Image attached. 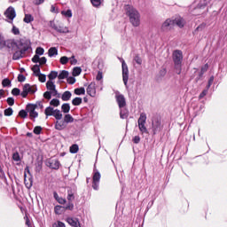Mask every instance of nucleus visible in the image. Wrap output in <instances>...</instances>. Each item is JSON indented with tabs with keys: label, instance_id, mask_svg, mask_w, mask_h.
Listing matches in <instances>:
<instances>
[{
	"label": "nucleus",
	"instance_id": "nucleus-1",
	"mask_svg": "<svg viewBox=\"0 0 227 227\" xmlns=\"http://www.w3.org/2000/svg\"><path fill=\"white\" fill-rule=\"evenodd\" d=\"M126 15L129 17V23L133 27H139L141 26V14L138 10L128 5L126 6Z\"/></svg>",
	"mask_w": 227,
	"mask_h": 227
},
{
	"label": "nucleus",
	"instance_id": "nucleus-2",
	"mask_svg": "<svg viewBox=\"0 0 227 227\" xmlns=\"http://www.w3.org/2000/svg\"><path fill=\"white\" fill-rule=\"evenodd\" d=\"M4 47H8V49H12V51H22L20 48V43H15L13 40H5L3 35H0V49H4Z\"/></svg>",
	"mask_w": 227,
	"mask_h": 227
},
{
	"label": "nucleus",
	"instance_id": "nucleus-3",
	"mask_svg": "<svg viewBox=\"0 0 227 227\" xmlns=\"http://www.w3.org/2000/svg\"><path fill=\"white\" fill-rule=\"evenodd\" d=\"M50 27H52L57 33H61L62 35H67L70 33V28L63 24L61 21H50Z\"/></svg>",
	"mask_w": 227,
	"mask_h": 227
},
{
	"label": "nucleus",
	"instance_id": "nucleus-4",
	"mask_svg": "<svg viewBox=\"0 0 227 227\" xmlns=\"http://www.w3.org/2000/svg\"><path fill=\"white\" fill-rule=\"evenodd\" d=\"M24 182L27 189H31V187H33V176H31L28 167L25 168Z\"/></svg>",
	"mask_w": 227,
	"mask_h": 227
},
{
	"label": "nucleus",
	"instance_id": "nucleus-5",
	"mask_svg": "<svg viewBox=\"0 0 227 227\" xmlns=\"http://www.w3.org/2000/svg\"><path fill=\"white\" fill-rule=\"evenodd\" d=\"M37 105L28 104L27 106L26 111L29 114L31 120H35V118H38V112H36Z\"/></svg>",
	"mask_w": 227,
	"mask_h": 227
},
{
	"label": "nucleus",
	"instance_id": "nucleus-6",
	"mask_svg": "<svg viewBox=\"0 0 227 227\" xmlns=\"http://www.w3.org/2000/svg\"><path fill=\"white\" fill-rule=\"evenodd\" d=\"M36 92V87L35 86H31L27 83H26L23 86V90L21 92V97H23V98H26V97H27L28 93H35Z\"/></svg>",
	"mask_w": 227,
	"mask_h": 227
},
{
	"label": "nucleus",
	"instance_id": "nucleus-7",
	"mask_svg": "<svg viewBox=\"0 0 227 227\" xmlns=\"http://www.w3.org/2000/svg\"><path fill=\"white\" fill-rule=\"evenodd\" d=\"M173 26V19L168 18L161 24L160 29L163 31V33H168L170 29H172Z\"/></svg>",
	"mask_w": 227,
	"mask_h": 227
},
{
	"label": "nucleus",
	"instance_id": "nucleus-8",
	"mask_svg": "<svg viewBox=\"0 0 227 227\" xmlns=\"http://www.w3.org/2000/svg\"><path fill=\"white\" fill-rule=\"evenodd\" d=\"M4 15L11 22H13V19H15L17 17V12H15V8L11 6V7L6 9V11L4 12Z\"/></svg>",
	"mask_w": 227,
	"mask_h": 227
},
{
	"label": "nucleus",
	"instance_id": "nucleus-9",
	"mask_svg": "<svg viewBox=\"0 0 227 227\" xmlns=\"http://www.w3.org/2000/svg\"><path fill=\"white\" fill-rule=\"evenodd\" d=\"M121 67L123 82L125 86H127V82H129V67L127 66V63H125V60H122Z\"/></svg>",
	"mask_w": 227,
	"mask_h": 227
},
{
	"label": "nucleus",
	"instance_id": "nucleus-10",
	"mask_svg": "<svg viewBox=\"0 0 227 227\" xmlns=\"http://www.w3.org/2000/svg\"><path fill=\"white\" fill-rule=\"evenodd\" d=\"M146 123V115L145 114H142L138 119V127L139 130L142 131V133L147 132L146 126H145Z\"/></svg>",
	"mask_w": 227,
	"mask_h": 227
},
{
	"label": "nucleus",
	"instance_id": "nucleus-11",
	"mask_svg": "<svg viewBox=\"0 0 227 227\" xmlns=\"http://www.w3.org/2000/svg\"><path fill=\"white\" fill-rule=\"evenodd\" d=\"M66 223H67V224H69V226H72V227H82L81 225V222L79 221V218L67 217L66 219Z\"/></svg>",
	"mask_w": 227,
	"mask_h": 227
},
{
	"label": "nucleus",
	"instance_id": "nucleus-12",
	"mask_svg": "<svg viewBox=\"0 0 227 227\" xmlns=\"http://www.w3.org/2000/svg\"><path fill=\"white\" fill-rule=\"evenodd\" d=\"M173 58H174L175 65H176L177 67H180V65H182V59H184V57L182 56V51H174Z\"/></svg>",
	"mask_w": 227,
	"mask_h": 227
},
{
	"label": "nucleus",
	"instance_id": "nucleus-13",
	"mask_svg": "<svg viewBox=\"0 0 227 227\" xmlns=\"http://www.w3.org/2000/svg\"><path fill=\"white\" fill-rule=\"evenodd\" d=\"M46 88L49 91H51L52 97H56V95H58V90H56V84H54V82L49 80L46 82Z\"/></svg>",
	"mask_w": 227,
	"mask_h": 227
},
{
	"label": "nucleus",
	"instance_id": "nucleus-14",
	"mask_svg": "<svg viewBox=\"0 0 227 227\" xmlns=\"http://www.w3.org/2000/svg\"><path fill=\"white\" fill-rule=\"evenodd\" d=\"M87 93L90 97H95L97 95V84L95 82H91L87 87Z\"/></svg>",
	"mask_w": 227,
	"mask_h": 227
},
{
	"label": "nucleus",
	"instance_id": "nucleus-15",
	"mask_svg": "<svg viewBox=\"0 0 227 227\" xmlns=\"http://www.w3.org/2000/svg\"><path fill=\"white\" fill-rule=\"evenodd\" d=\"M115 98L119 107H125L126 101H125V97L123 95L120 93H116Z\"/></svg>",
	"mask_w": 227,
	"mask_h": 227
},
{
	"label": "nucleus",
	"instance_id": "nucleus-16",
	"mask_svg": "<svg viewBox=\"0 0 227 227\" xmlns=\"http://www.w3.org/2000/svg\"><path fill=\"white\" fill-rule=\"evenodd\" d=\"M174 26H177L178 27H184L185 26V20L182 17H176L172 19Z\"/></svg>",
	"mask_w": 227,
	"mask_h": 227
},
{
	"label": "nucleus",
	"instance_id": "nucleus-17",
	"mask_svg": "<svg viewBox=\"0 0 227 227\" xmlns=\"http://www.w3.org/2000/svg\"><path fill=\"white\" fill-rule=\"evenodd\" d=\"M49 168H51V169H59V160H50L48 161Z\"/></svg>",
	"mask_w": 227,
	"mask_h": 227
},
{
	"label": "nucleus",
	"instance_id": "nucleus-18",
	"mask_svg": "<svg viewBox=\"0 0 227 227\" xmlns=\"http://www.w3.org/2000/svg\"><path fill=\"white\" fill-rule=\"evenodd\" d=\"M55 129L56 130H64V129H67V123L65 121H57L55 122Z\"/></svg>",
	"mask_w": 227,
	"mask_h": 227
},
{
	"label": "nucleus",
	"instance_id": "nucleus-19",
	"mask_svg": "<svg viewBox=\"0 0 227 227\" xmlns=\"http://www.w3.org/2000/svg\"><path fill=\"white\" fill-rule=\"evenodd\" d=\"M53 196H54L56 201H58V203H59L60 205H65V203H67V200H65L62 197H59V195H58V193L54 192Z\"/></svg>",
	"mask_w": 227,
	"mask_h": 227
},
{
	"label": "nucleus",
	"instance_id": "nucleus-20",
	"mask_svg": "<svg viewBox=\"0 0 227 227\" xmlns=\"http://www.w3.org/2000/svg\"><path fill=\"white\" fill-rule=\"evenodd\" d=\"M48 55L50 58H52L53 56H58V48L51 47L48 51Z\"/></svg>",
	"mask_w": 227,
	"mask_h": 227
},
{
	"label": "nucleus",
	"instance_id": "nucleus-21",
	"mask_svg": "<svg viewBox=\"0 0 227 227\" xmlns=\"http://www.w3.org/2000/svg\"><path fill=\"white\" fill-rule=\"evenodd\" d=\"M71 98H72V93L70 91H65L61 97L64 102H67V100H70Z\"/></svg>",
	"mask_w": 227,
	"mask_h": 227
},
{
	"label": "nucleus",
	"instance_id": "nucleus-22",
	"mask_svg": "<svg viewBox=\"0 0 227 227\" xmlns=\"http://www.w3.org/2000/svg\"><path fill=\"white\" fill-rule=\"evenodd\" d=\"M33 20H35V18L33 17V15H31V14H25L23 21L26 24H30V22H33Z\"/></svg>",
	"mask_w": 227,
	"mask_h": 227
},
{
	"label": "nucleus",
	"instance_id": "nucleus-23",
	"mask_svg": "<svg viewBox=\"0 0 227 227\" xmlns=\"http://www.w3.org/2000/svg\"><path fill=\"white\" fill-rule=\"evenodd\" d=\"M82 72V69L80 67H76L73 69L72 75L74 77H77L81 75V73Z\"/></svg>",
	"mask_w": 227,
	"mask_h": 227
},
{
	"label": "nucleus",
	"instance_id": "nucleus-24",
	"mask_svg": "<svg viewBox=\"0 0 227 227\" xmlns=\"http://www.w3.org/2000/svg\"><path fill=\"white\" fill-rule=\"evenodd\" d=\"M56 110H54V108L48 106L45 110H44V114H46L47 116H53L54 113Z\"/></svg>",
	"mask_w": 227,
	"mask_h": 227
},
{
	"label": "nucleus",
	"instance_id": "nucleus-25",
	"mask_svg": "<svg viewBox=\"0 0 227 227\" xmlns=\"http://www.w3.org/2000/svg\"><path fill=\"white\" fill-rule=\"evenodd\" d=\"M104 0H90V3L94 8H100Z\"/></svg>",
	"mask_w": 227,
	"mask_h": 227
},
{
	"label": "nucleus",
	"instance_id": "nucleus-26",
	"mask_svg": "<svg viewBox=\"0 0 227 227\" xmlns=\"http://www.w3.org/2000/svg\"><path fill=\"white\" fill-rule=\"evenodd\" d=\"M54 211H55V214H57L58 215H61V214L65 212V207L61 206H56L54 208Z\"/></svg>",
	"mask_w": 227,
	"mask_h": 227
},
{
	"label": "nucleus",
	"instance_id": "nucleus-27",
	"mask_svg": "<svg viewBox=\"0 0 227 227\" xmlns=\"http://www.w3.org/2000/svg\"><path fill=\"white\" fill-rule=\"evenodd\" d=\"M54 118H56L58 121L61 120L63 118V114H61V111L55 109V112L53 113Z\"/></svg>",
	"mask_w": 227,
	"mask_h": 227
},
{
	"label": "nucleus",
	"instance_id": "nucleus-28",
	"mask_svg": "<svg viewBox=\"0 0 227 227\" xmlns=\"http://www.w3.org/2000/svg\"><path fill=\"white\" fill-rule=\"evenodd\" d=\"M56 77H59L58 71H51L48 74L49 81H54V79H56Z\"/></svg>",
	"mask_w": 227,
	"mask_h": 227
},
{
	"label": "nucleus",
	"instance_id": "nucleus-29",
	"mask_svg": "<svg viewBox=\"0 0 227 227\" xmlns=\"http://www.w3.org/2000/svg\"><path fill=\"white\" fill-rule=\"evenodd\" d=\"M61 15H63L67 19H72V10L62 11Z\"/></svg>",
	"mask_w": 227,
	"mask_h": 227
},
{
	"label": "nucleus",
	"instance_id": "nucleus-30",
	"mask_svg": "<svg viewBox=\"0 0 227 227\" xmlns=\"http://www.w3.org/2000/svg\"><path fill=\"white\" fill-rule=\"evenodd\" d=\"M61 109L67 114L70 113V105L67 103H65L62 105Z\"/></svg>",
	"mask_w": 227,
	"mask_h": 227
},
{
	"label": "nucleus",
	"instance_id": "nucleus-31",
	"mask_svg": "<svg viewBox=\"0 0 227 227\" xmlns=\"http://www.w3.org/2000/svg\"><path fill=\"white\" fill-rule=\"evenodd\" d=\"M64 121L66 123H74V117H72L70 114H66L64 116Z\"/></svg>",
	"mask_w": 227,
	"mask_h": 227
},
{
	"label": "nucleus",
	"instance_id": "nucleus-32",
	"mask_svg": "<svg viewBox=\"0 0 227 227\" xmlns=\"http://www.w3.org/2000/svg\"><path fill=\"white\" fill-rule=\"evenodd\" d=\"M68 75H69L68 71L63 70L59 73V79H67V77H68Z\"/></svg>",
	"mask_w": 227,
	"mask_h": 227
},
{
	"label": "nucleus",
	"instance_id": "nucleus-33",
	"mask_svg": "<svg viewBox=\"0 0 227 227\" xmlns=\"http://www.w3.org/2000/svg\"><path fill=\"white\" fill-rule=\"evenodd\" d=\"M75 95H84L86 93V90L84 88H78L74 90Z\"/></svg>",
	"mask_w": 227,
	"mask_h": 227
},
{
	"label": "nucleus",
	"instance_id": "nucleus-34",
	"mask_svg": "<svg viewBox=\"0 0 227 227\" xmlns=\"http://www.w3.org/2000/svg\"><path fill=\"white\" fill-rule=\"evenodd\" d=\"M100 182V173L96 172L93 176V184H98Z\"/></svg>",
	"mask_w": 227,
	"mask_h": 227
},
{
	"label": "nucleus",
	"instance_id": "nucleus-35",
	"mask_svg": "<svg viewBox=\"0 0 227 227\" xmlns=\"http://www.w3.org/2000/svg\"><path fill=\"white\" fill-rule=\"evenodd\" d=\"M73 106H81L82 104V98H75L72 101Z\"/></svg>",
	"mask_w": 227,
	"mask_h": 227
},
{
	"label": "nucleus",
	"instance_id": "nucleus-36",
	"mask_svg": "<svg viewBox=\"0 0 227 227\" xmlns=\"http://www.w3.org/2000/svg\"><path fill=\"white\" fill-rule=\"evenodd\" d=\"M70 153H77L79 152V145H73L69 149Z\"/></svg>",
	"mask_w": 227,
	"mask_h": 227
},
{
	"label": "nucleus",
	"instance_id": "nucleus-37",
	"mask_svg": "<svg viewBox=\"0 0 227 227\" xmlns=\"http://www.w3.org/2000/svg\"><path fill=\"white\" fill-rule=\"evenodd\" d=\"M35 77H38L40 82H45L47 81V76L41 73H39Z\"/></svg>",
	"mask_w": 227,
	"mask_h": 227
},
{
	"label": "nucleus",
	"instance_id": "nucleus-38",
	"mask_svg": "<svg viewBox=\"0 0 227 227\" xmlns=\"http://www.w3.org/2000/svg\"><path fill=\"white\" fill-rule=\"evenodd\" d=\"M32 72H34V74L35 76H37L38 74H40V66L35 65L32 67Z\"/></svg>",
	"mask_w": 227,
	"mask_h": 227
},
{
	"label": "nucleus",
	"instance_id": "nucleus-39",
	"mask_svg": "<svg viewBox=\"0 0 227 227\" xmlns=\"http://www.w3.org/2000/svg\"><path fill=\"white\" fill-rule=\"evenodd\" d=\"M52 227H67V225L61 221H56L53 223Z\"/></svg>",
	"mask_w": 227,
	"mask_h": 227
},
{
	"label": "nucleus",
	"instance_id": "nucleus-40",
	"mask_svg": "<svg viewBox=\"0 0 227 227\" xmlns=\"http://www.w3.org/2000/svg\"><path fill=\"white\" fill-rule=\"evenodd\" d=\"M43 52H45V50H43V48H42V47H38L35 50V54L37 56H43Z\"/></svg>",
	"mask_w": 227,
	"mask_h": 227
},
{
	"label": "nucleus",
	"instance_id": "nucleus-41",
	"mask_svg": "<svg viewBox=\"0 0 227 227\" xmlns=\"http://www.w3.org/2000/svg\"><path fill=\"white\" fill-rule=\"evenodd\" d=\"M50 105L53 106V107H58L59 106V99H51Z\"/></svg>",
	"mask_w": 227,
	"mask_h": 227
},
{
	"label": "nucleus",
	"instance_id": "nucleus-42",
	"mask_svg": "<svg viewBox=\"0 0 227 227\" xmlns=\"http://www.w3.org/2000/svg\"><path fill=\"white\" fill-rule=\"evenodd\" d=\"M68 61H69V59L67 56H63L60 58L61 65H67V63H68Z\"/></svg>",
	"mask_w": 227,
	"mask_h": 227
},
{
	"label": "nucleus",
	"instance_id": "nucleus-43",
	"mask_svg": "<svg viewBox=\"0 0 227 227\" xmlns=\"http://www.w3.org/2000/svg\"><path fill=\"white\" fill-rule=\"evenodd\" d=\"M13 114V109L7 108L4 110V116H12Z\"/></svg>",
	"mask_w": 227,
	"mask_h": 227
},
{
	"label": "nucleus",
	"instance_id": "nucleus-44",
	"mask_svg": "<svg viewBox=\"0 0 227 227\" xmlns=\"http://www.w3.org/2000/svg\"><path fill=\"white\" fill-rule=\"evenodd\" d=\"M11 82L8 78H5L3 80L2 82V86H4V88H6V86H10Z\"/></svg>",
	"mask_w": 227,
	"mask_h": 227
},
{
	"label": "nucleus",
	"instance_id": "nucleus-45",
	"mask_svg": "<svg viewBox=\"0 0 227 227\" xmlns=\"http://www.w3.org/2000/svg\"><path fill=\"white\" fill-rule=\"evenodd\" d=\"M27 112H26V110H20L19 113V116H20V118H27Z\"/></svg>",
	"mask_w": 227,
	"mask_h": 227
},
{
	"label": "nucleus",
	"instance_id": "nucleus-46",
	"mask_svg": "<svg viewBox=\"0 0 227 227\" xmlns=\"http://www.w3.org/2000/svg\"><path fill=\"white\" fill-rule=\"evenodd\" d=\"M13 160H16V162H19L20 160V155H19V153H14L12 155Z\"/></svg>",
	"mask_w": 227,
	"mask_h": 227
},
{
	"label": "nucleus",
	"instance_id": "nucleus-47",
	"mask_svg": "<svg viewBox=\"0 0 227 227\" xmlns=\"http://www.w3.org/2000/svg\"><path fill=\"white\" fill-rule=\"evenodd\" d=\"M69 61L71 65H77V59H75V56H72L71 58H69Z\"/></svg>",
	"mask_w": 227,
	"mask_h": 227
},
{
	"label": "nucleus",
	"instance_id": "nucleus-48",
	"mask_svg": "<svg viewBox=\"0 0 227 227\" xmlns=\"http://www.w3.org/2000/svg\"><path fill=\"white\" fill-rule=\"evenodd\" d=\"M12 33H13V35H20V31L19 30V27L13 26L12 28Z\"/></svg>",
	"mask_w": 227,
	"mask_h": 227
},
{
	"label": "nucleus",
	"instance_id": "nucleus-49",
	"mask_svg": "<svg viewBox=\"0 0 227 227\" xmlns=\"http://www.w3.org/2000/svg\"><path fill=\"white\" fill-rule=\"evenodd\" d=\"M33 63H39L40 61V55H35L32 59Z\"/></svg>",
	"mask_w": 227,
	"mask_h": 227
},
{
	"label": "nucleus",
	"instance_id": "nucleus-50",
	"mask_svg": "<svg viewBox=\"0 0 227 227\" xmlns=\"http://www.w3.org/2000/svg\"><path fill=\"white\" fill-rule=\"evenodd\" d=\"M102 79H104V75L102 74V72H98V74L96 76V80L97 81H102Z\"/></svg>",
	"mask_w": 227,
	"mask_h": 227
},
{
	"label": "nucleus",
	"instance_id": "nucleus-51",
	"mask_svg": "<svg viewBox=\"0 0 227 227\" xmlns=\"http://www.w3.org/2000/svg\"><path fill=\"white\" fill-rule=\"evenodd\" d=\"M12 95H15V96L20 95V90H19V89H17V88H14V89H12Z\"/></svg>",
	"mask_w": 227,
	"mask_h": 227
},
{
	"label": "nucleus",
	"instance_id": "nucleus-52",
	"mask_svg": "<svg viewBox=\"0 0 227 227\" xmlns=\"http://www.w3.org/2000/svg\"><path fill=\"white\" fill-rule=\"evenodd\" d=\"M64 210H74V204L69 202Z\"/></svg>",
	"mask_w": 227,
	"mask_h": 227
},
{
	"label": "nucleus",
	"instance_id": "nucleus-53",
	"mask_svg": "<svg viewBox=\"0 0 227 227\" xmlns=\"http://www.w3.org/2000/svg\"><path fill=\"white\" fill-rule=\"evenodd\" d=\"M52 95V93H51V91H46L43 94L44 98H47L48 100H51V96Z\"/></svg>",
	"mask_w": 227,
	"mask_h": 227
},
{
	"label": "nucleus",
	"instance_id": "nucleus-54",
	"mask_svg": "<svg viewBox=\"0 0 227 227\" xmlns=\"http://www.w3.org/2000/svg\"><path fill=\"white\" fill-rule=\"evenodd\" d=\"M139 141H141V137H139V136H136L133 137V142L135 143V145H138Z\"/></svg>",
	"mask_w": 227,
	"mask_h": 227
},
{
	"label": "nucleus",
	"instance_id": "nucleus-55",
	"mask_svg": "<svg viewBox=\"0 0 227 227\" xmlns=\"http://www.w3.org/2000/svg\"><path fill=\"white\" fill-rule=\"evenodd\" d=\"M40 65H45L47 63V59L45 57H43L39 59Z\"/></svg>",
	"mask_w": 227,
	"mask_h": 227
},
{
	"label": "nucleus",
	"instance_id": "nucleus-56",
	"mask_svg": "<svg viewBox=\"0 0 227 227\" xmlns=\"http://www.w3.org/2000/svg\"><path fill=\"white\" fill-rule=\"evenodd\" d=\"M18 81H19L20 82H24V81H26V76L23 75V74H20V75L18 76Z\"/></svg>",
	"mask_w": 227,
	"mask_h": 227
},
{
	"label": "nucleus",
	"instance_id": "nucleus-57",
	"mask_svg": "<svg viewBox=\"0 0 227 227\" xmlns=\"http://www.w3.org/2000/svg\"><path fill=\"white\" fill-rule=\"evenodd\" d=\"M34 132H35V134H40V132H42V127L36 126V127L34 129Z\"/></svg>",
	"mask_w": 227,
	"mask_h": 227
},
{
	"label": "nucleus",
	"instance_id": "nucleus-58",
	"mask_svg": "<svg viewBox=\"0 0 227 227\" xmlns=\"http://www.w3.org/2000/svg\"><path fill=\"white\" fill-rule=\"evenodd\" d=\"M51 13H58L59 12L58 7L51 5Z\"/></svg>",
	"mask_w": 227,
	"mask_h": 227
},
{
	"label": "nucleus",
	"instance_id": "nucleus-59",
	"mask_svg": "<svg viewBox=\"0 0 227 227\" xmlns=\"http://www.w3.org/2000/svg\"><path fill=\"white\" fill-rule=\"evenodd\" d=\"M67 82H68L69 84H74L75 79L71 76V77L67 78Z\"/></svg>",
	"mask_w": 227,
	"mask_h": 227
},
{
	"label": "nucleus",
	"instance_id": "nucleus-60",
	"mask_svg": "<svg viewBox=\"0 0 227 227\" xmlns=\"http://www.w3.org/2000/svg\"><path fill=\"white\" fill-rule=\"evenodd\" d=\"M7 103L10 105V106H13V104H15V99H13L12 98H9L7 99Z\"/></svg>",
	"mask_w": 227,
	"mask_h": 227
},
{
	"label": "nucleus",
	"instance_id": "nucleus-61",
	"mask_svg": "<svg viewBox=\"0 0 227 227\" xmlns=\"http://www.w3.org/2000/svg\"><path fill=\"white\" fill-rule=\"evenodd\" d=\"M135 61L137 63V65H141V63H143V59H141L139 57H136Z\"/></svg>",
	"mask_w": 227,
	"mask_h": 227
},
{
	"label": "nucleus",
	"instance_id": "nucleus-62",
	"mask_svg": "<svg viewBox=\"0 0 227 227\" xmlns=\"http://www.w3.org/2000/svg\"><path fill=\"white\" fill-rule=\"evenodd\" d=\"M208 70V64L204 65V67L201 68V72L205 74Z\"/></svg>",
	"mask_w": 227,
	"mask_h": 227
},
{
	"label": "nucleus",
	"instance_id": "nucleus-63",
	"mask_svg": "<svg viewBox=\"0 0 227 227\" xmlns=\"http://www.w3.org/2000/svg\"><path fill=\"white\" fill-rule=\"evenodd\" d=\"M67 200L68 201H74V193H68Z\"/></svg>",
	"mask_w": 227,
	"mask_h": 227
},
{
	"label": "nucleus",
	"instance_id": "nucleus-64",
	"mask_svg": "<svg viewBox=\"0 0 227 227\" xmlns=\"http://www.w3.org/2000/svg\"><path fill=\"white\" fill-rule=\"evenodd\" d=\"M44 1H45V0H35V4H42L44 3Z\"/></svg>",
	"mask_w": 227,
	"mask_h": 227
}]
</instances>
